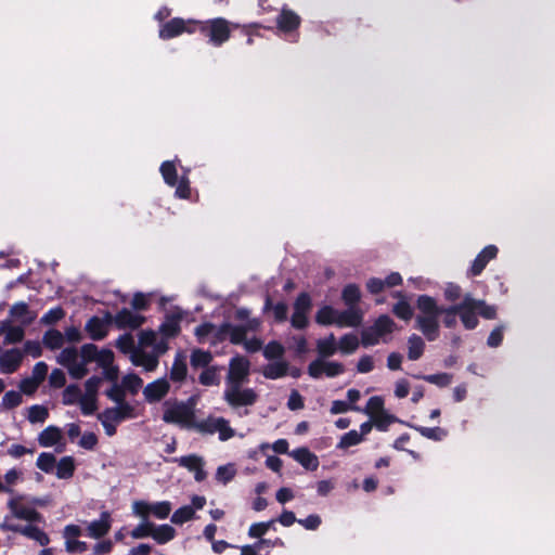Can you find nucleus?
<instances>
[{
    "label": "nucleus",
    "instance_id": "10",
    "mask_svg": "<svg viewBox=\"0 0 555 555\" xmlns=\"http://www.w3.org/2000/svg\"><path fill=\"white\" fill-rule=\"evenodd\" d=\"M175 529L169 525L154 526V522H141L132 531L134 538L152 537L157 543L164 544L173 539Z\"/></svg>",
    "mask_w": 555,
    "mask_h": 555
},
{
    "label": "nucleus",
    "instance_id": "32",
    "mask_svg": "<svg viewBox=\"0 0 555 555\" xmlns=\"http://www.w3.org/2000/svg\"><path fill=\"white\" fill-rule=\"evenodd\" d=\"M188 366L183 354L178 353L170 369V379L173 382H183L186 378Z\"/></svg>",
    "mask_w": 555,
    "mask_h": 555
},
{
    "label": "nucleus",
    "instance_id": "3",
    "mask_svg": "<svg viewBox=\"0 0 555 555\" xmlns=\"http://www.w3.org/2000/svg\"><path fill=\"white\" fill-rule=\"evenodd\" d=\"M56 361L67 369L73 378L81 379L88 374L87 365L90 363H95L98 367L104 369V350H100L94 344H85L80 353L74 347L64 348Z\"/></svg>",
    "mask_w": 555,
    "mask_h": 555
},
{
    "label": "nucleus",
    "instance_id": "31",
    "mask_svg": "<svg viewBox=\"0 0 555 555\" xmlns=\"http://www.w3.org/2000/svg\"><path fill=\"white\" fill-rule=\"evenodd\" d=\"M10 315L14 320L20 321L23 325L30 324L36 318V315L29 311L28 305L25 302H17L12 306Z\"/></svg>",
    "mask_w": 555,
    "mask_h": 555
},
{
    "label": "nucleus",
    "instance_id": "29",
    "mask_svg": "<svg viewBox=\"0 0 555 555\" xmlns=\"http://www.w3.org/2000/svg\"><path fill=\"white\" fill-rule=\"evenodd\" d=\"M181 319L179 313L168 314L159 326V332L167 338L177 336L180 332Z\"/></svg>",
    "mask_w": 555,
    "mask_h": 555
},
{
    "label": "nucleus",
    "instance_id": "50",
    "mask_svg": "<svg viewBox=\"0 0 555 555\" xmlns=\"http://www.w3.org/2000/svg\"><path fill=\"white\" fill-rule=\"evenodd\" d=\"M363 413L370 415L371 417L385 411L384 410V399L379 396L371 397L366 403L364 410H361Z\"/></svg>",
    "mask_w": 555,
    "mask_h": 555
},
{
    "label": "nucleus",
    "instance_id": "64",
    "mask_svg": "<svg viewBox=\"0 0 555 555\" xmlns=\"http://www.w3.org/2000/svg\"><path fill=\"white\" fill-rule=\"evenodd\" d=\"M65 317V312L61 307L49 310L43 317L42 322L46 324H53L62 320Z\"/></svg>",
    "mask_w": 555,
    "mask_h": 555
},
{
    "label": "nucleus",
    "instance_id": "30",
    "mask_svg": "<svg viewBox=\"0 0 555 555\" xmlns=\"http://www.w3.org/2000/svg\"><path fill=\"white\" fill-rule=\"evenodd\" d=\"M76 468L75 460L73 456H63L56 462L54 474L60 479H69L74 476Z\"/></svg>",
    "mask_w": 555,
    "mask_h": 555
},
{
    "label": "nucleus",
    "instance_id": "7",
    "mask_svg": "<svg viewBox=\"0 0 555 555\" xmlns=\"http://www.w3.org/2000/svg\"><path fill=\"white\" fill-rule=\"evenodd\" d=\"M396 323L393 320L383 314L373 325L366 327L361 333V344L363 347L375 346L380 341L387 343L389 335L395 331Z\"/></svg>",
    "mask_w": 555,
    "mask_h": 555
},
{
    "label": "nucleus",
    "instance_id": "58",
    "mask_svg": "<svg viewBox=\"0 0 555 555\" xmlns=\"http://www.w3.org/2000/svg\"><path fill=\"white\" fill-rule=\"evenodd\" d=\"M392 312L404 321H409L413 317V311L410 304L405 300L398 301L392 309Z\"/></svg>",
    "mask_w": 555,
    "mask_h": 555
},
{
    "label": "nucleus",
    "instance_id": "51",
    "mask_svg": "<svg viewBox=\"0 0 555 555\" xmlns=\"http://www.w3.org/2000/svg\"><path fill=\"white\" fill-rule=\"evenodd\" d=\"M236 474V470L232 464L219 466L216 472V480L227 485L231 481Z\"/></svg>",
    "mask_w": 555,
    "mask_h": 555
},
{
    "label": "nucleus",
    "instance_id": "24",
    "mask_svg": "<svg viewBox=\"0 0 555 555\" xmlns=\"http://www.w3.org/2000/svg\"><path fill=\"white\" fill-rule=\"evenodd\" d=\"M131 362L137 366H142L146 372H153L158 366L157 354L146 352L142 348H137L130 356Z\"/></svg>",
    "mask_w": 555,
    "mask_h": 555
},
{
    "label": "nucleus",
    "instance_id": "44",
    "mask_svg": "<svg viewBox=\"0 0 555 555\" xmlns=\"http://www.w3.org/2000/svg\"><path fill=\"white\" fill-rule=\"evenodd\" d=\"M415 378H422L438 387H447L452 382V375L449 373H438L431 375H414Z\"/></svg>",
    "mask_w": 555,
    "mask_h": 555
},
{
    "label": "nucleus",
    "instance_id": "42",
    "mask_svg": "<svg viewBox=\"0 0 555 555\" xmlns=\"http://www.w3.org/2000/svg\"><path fill=\"white\" fill-rule=\"evenodd\" d=\"M337 310L331 306H324L318 310L315 314V322L321 325H331L335 323Z\"/></svg>",
    "mask_w": 555,
    "mask_h": 555
},
{
    "label": "nucleus",
    "instance_id": "38",
    "mask_svg": "<svg viewBox=\"0 0 555 555\" xmlns=\"http://www.w3.org/2000/svg\"><path fill=\"white\" fill-rule=\"evenodd\" d=\"M36 465L46 474H53L56 466V459L53 453L42 452L39 454Z\"/></svg>",
    "mask_w": 555,
    "mask_h": 555
},
{
    "label": "nucleus",
    "instance_id": "61",
    "mask_svg": "<svg viewBox=\"0 0 555 555\" xmlns=\"http://www.w3.org/2000/svg\"><path fill=\"white\" fill-rule=\"evenodd\" d=\"M157 340V335L154 331H141L139 333V347L144 349L145 347H154Z\"/></svg>",
    "mask_w": 555,
    "mask_h": 555
},
{
    "label": "nucleus",
    "instance_id": "52",
    "mask_svg": "<svg viewBox=\"0 0 555 555\" xmlns=\"http://www.w3.org/2000/svg\"><path fill=\"white\" fill-rule=\"evenodd\" d=\"M371 418L373 420L375 427L382 431L386 430L390 424L396 422V417L388 414L386 411H383Z\"/></svg>",
    "mask_w": 555,
    "mask_h": 555
},
{
    "label": "nucleus",
    "instance_id": "9",
    "mask_svg": "<svg viewBox=\"0 0 555 555\" xmlns=\"http://www.w3.org/2000/svg\"><path fill=\"white\" fill-rule=\"evenodd\" d=\"M8 504L14 517L22 520H38L42 517L38 508L44 507L47 501L18 495L12 498Z\"/></svg>",
    "mask_w": 555,
    "mask_h": 555
},
{
    "label": "nucleus",
    "instance_id": "23",
    "mask_svg": "<svg viewBox=\"0 0 555 555\" xmlns=\"http://www.w3.org/2000/svg\"><path fill=\"white\" fill-rule=\"evenodd\" d=\"M402 284V278L398 272L390 273L386 279L371 278L366 283V288L372 294H379L385 288H390Z\"/></svg>",
    "mask_w": 555,
    "mask_h": 555
},
{
    "label": "nucleus",
    "instance_id": "56",
    "mask_svg": "<svg viewBox=\"0 0 555 555\" xmlns=\"http://www.w3.org/2000/svg\"><path fill=\"white\" fill-rule=\"evenodd\" d=\"M81 397L80 388L77 385H69L63 391V403L66 405L79 402Z\"/></svg>",
    "mask_w": 555,
    "mask_h": 555
},
{
    "label": "nucleus",
    "instance_id": "6",
    "mask_svg": "<svg viewBox=\"0 0 555 555\" xmlns=\"http://www.w3.org/2000/svg\"><path fill=\"white\" fill-rule=\"evenodd\" d=\"M196 33H201L208 38L212 46L220 47L230 39L232 24L223 17L207 21L196 20Z\"/></svg>",
    "mask_w": 555,
    "mask_h": 555
},
{
    "label": "nucleus",
    "instance_id": "54",
    "mask_svg": "<svg viewBox=\"0 0 555 555\" xmlns=\"http://www.w3.org/2000/svg\"><path fill=\"white\" fill-rule=\"evenodd\" d=\"M217 433L221 441L229 440L235 435L234 429L230 427L229 421L223 417H217Z\"/></svg>",
    "mask_w": 555,
    "mask_h": 555
},
{
    "label": "nucleus",
    "instance_id": "57",
    "mask_svg": "<svg viewBox=\"0 0 555 555\" xmlns=\"http://www.w3.org/2000/svg\"><path fill=\"white\" fill-rule=\"evenodd\" d=\"M173 461L178 463L181 467H184L190 472H193L197 467V465H199L204 460L202 456L191 454L186 456H181L179 459H175Z\"/></svg>",
    "mask_w": 555,
    "mask_h": 555
},
{
    "label": "nucleus",
    "instance_id": "48",
    "mask_svg": "<svg viewBox=\"0 0 555 555\" xmlns=\"http://www.w3.org/2000/svg\"><path fill=\"white\" fill-rule=\"evenodd\" d=\"M341 297L347 306L354 307L360 300V289L356 284H349L343 289Z\"/></svg>",
    "mask_w": 555,
    "mask_h": 555
},
{
    "label": "nucleus",
    "instance_id": "60",
    "mask_svg": "<svg viewBox=\"0 0 555 555\" xmlns=\"http://www.w3.org/2000/svg\"><path fill=\"white\" fill-rule=\"evenodd\" d=\"M311 307V298L307 293L299 294L294 302V310L304 312L306 314H309Z\"/></svg>",
    "mask_w": 555,
    "mask_h": 555
},
{
    "label": "nucleus",
    "instance_id": "4",
    "mask_svg": "<svg viewBox=\"0 0 555 555\" xmlns=\"http://www.w3.org/2000/svg\"><path fill=\"white\" fill-rule=\"evenodd\" d=\"M416 308L418 310L415 319L416 327L427 340H436L439 337L441 306L437 304L435 298L428 295H421L416 300Z\"/></svg>",
    "mask_w": 555,
    "mask_h": 555
},
{
    "label": "nucleus",
    "instance_id": "12",
    "mask_svg": "<svg viewBox=\"0 0 555 555\" xmlns=\"http://www.w3.org/2000/svg\"><path fill=\"white\" fill-rule=\"evenodd\" d=\"M184 33H196V20H184L181 17L171 18L162 25L159 29V37L164 40H168Z\"/></svg>",
    "mask_w": 555,
    "mask_h": 555
},
{
    "label": "nucleus",
    "instance_id": "40",
    "mask_svg": "<svg viewBox=\"0 0 555 555\" xmlns=\"http://www.w3.org/2000/svg\"><path fill=\"white\" fill-rule=\"evenodd\" d=\"M160 172L165 180V182L170 185L175 186L178 182V173H177V167L175 165V162H164L160 166Z\"/></svg>",
    "mask_w": 555,
    "mask_h": 555
},
{
    "label": "nucleus",
    "instance_id": "11",
    "mask_svg": "<svg viewBox=\"0 0 555 555\" xmlns=\"http://www.w3.org/2000/svg\"><path fill=\"white\" fill-rule=\"evenodd\" d=\"M171 504L167 501L149 503L146 501H137L133 503V513L137 517L147 520L149 517L159 519L167 518L171 512Z\"/></svg>",
    "mask_w": 555,
    "mask_h": 555
},
{
    "label": "nucleus",
    "instance_id": "21",
    "mask_svg": "<svg viewBox=\"0 0 555 555\" xmlns=\"http://www.w3.org/2000/svg\"><path fill=\"white\" fill-rule=\"evenodd\" d=\"M301 23L300 16L291 9L283 8L276 16V27L287 34L296 30Z\"/></svg>",
    "mask_w": 555,
    "mask_h": 555
},
{
    "label": "nucleus",
    "instance_id": "53",
    "mask_svg": "<svg viewBox=\"0 0 555 555\" xmlns=\"http://www.w3.org/2000/svg\"><path fill=\"white\" fill-rule=\"evenodd\" d=\"M23 397L20 391L10 390L2 397V405L7 410L14 409L22 403Z\"/></svg>",
    "mask_w": 555,
    "mask_h": 555
},
{
    "label": "nucleus",
    "instance_id": "43",
    "mask_svg": "<svg viewBox=\"0 0 555 555\" xmlns=\"http://www.w3.org/2000/svg\"><path fill=\"white\" fill-rule=\"evenodd\" d=\"M363 440L364 439L362 438V435L352 429L341 436L339 442L337 443V449L346 450L350 447L361 443Z\"/></svg>",
    "mask_w": 555,
    "mask_h": 555
},
{
    "label": "nucleus",
    "instance_id": "8",
    "mask_svg": "<svg viewBox=\"0 0 555 555\" xmlns=\"http://www.w3.org/2000/svg\"><path fill=\"white\" fill-rule=\"evenodd\" d=\"M195 414L193 404L189 402L166 401L164 403L163 421L182 427L193 426Z\"/></svg>",
    "mask_w": 555,
    "mask_h": 555
},
{
    "label": "nucleus",
    "instance_id": "22",
    "mask_svg": "<svg viewBox=\"0 0 555 555\" xmlns=\"http://www.w3.org/2000/svg\"><path fill=\"white\" fill-rule=\"evenodd\" d=\"M363 314L357 307H349L345 311H338L335 319V325L339 327H356L362 322Z\"/></svg>",
    "mask_w": 555,
    "mask_h": 555
},
{
    "label": "nucleus",
    "instance_id": "20",
    "mask_svg": "<svg viewBox=\"0 0 555 555\" xmlns=\"http://www.w3.org/2000/svg\"><path fill=\"white\" fill-rule=\"evenodd\" d=\"M498 255V247L494 245H488L486 246L475 258V260L472 263V267L468 270V275L470 276H477L479 275L488 262L492 259H494Z\"/></svg>",
    "mask_w": 555,
    "mask_h": 555
},
{
    "label": "nucleus",
    "instance_id": "2",
    "mask_svg": "<svg viewBox=\"0 0 555 555\" xmlns=\"http://www.w3.org/2000/svg\"><path fill=\"white\" fill-rule=\"evenodd\" d=\"M250 375V361L241 354H236L229 361L228 374L225 376V388L223 400L232 408L254 405L259 395L253 388L243 387Z\"/></svg>",
    "mask_w": 555,
    "mask_h": 555
},
{
    "label": "nucleus",
    "instance_id": "36",
    "mask_svg": "<svg viewBox=\"0 0 555 555\" xmlns=\"http://www.w3.org/2000/svg\"><path fill=\"white\" fill-rule=\"evenodd\" d=\"M219 366L211 365L203 370L198 376V382L203 386H217L220 383Z\"/></svg>",
    "mask_w": 555,
    "mask_h": 555
},
{
    "label": "nucleus",
    "instance_id": "26",
    "mask_svg": "<svg viewBox=\"0 0 555 555\" xmlns=\"http://www.w3.org/2000/svg\"><path fill=\"white\" fill-rule=\"evenodd\" d=\"M0 335H4V344H17L24 339L25 331L21 325H12L10 320L0 323Z\"/></svg>",
    "mask_w": 555,
    "mask_h": 555
},
{
    "label": "nucleus",
    "instance_id": "1",
    "mask_svg": "<svg viewBox=\"0 0 555 555\" xmlns=\"http://www.w3.org/2000/svg\"><path fill=\"white\" fill-rule=\"evenodd\" d=\"M114 354L106 349V383L111 384L106 397L114 405L106 406V435L116 434L117 426L128 420L137 417L134 405L126 401L127 393L135 396L142 387L143 380L137 374L130 373L119 380V371L113 365Z\"/></svg>",
    "mask_w": 555,
    "mask_h": 555
},
{
    "label": "nucleus",
    "instance_id": "25",
    "mask_svg": "<svg viewBox=\"0 0 555 555\" xmlns=\"http://www.w3.org/2000/svg\"><path fill=\"white\" fill-rule=\"evenodd\" d=\"M296 462L308 470H317L319 467V459L308 448L302 447L288 453Z\"/></svg>",
    "mask_w": 555,
    "mask_h": 555
},
{
    "label": "nucleus",
    "instance_id": "45",
    "mask_svg": "<svg viewBox=\"0 0 555 555\" xmlns=\"http://www.w3.org/2000/svg\"><path fill=\"white\" fill-rule=\"evenodd\" d=\"M459 315L457 305L450 306V307H442L441 306V314L442 322L446 327L453 328L455 327L457 320L456 317Z\"/></svg>",
    "mask_w": 555,
    "mask_h": 555
},
{
    "label": "nucleus",
    "instance_id": "35",
    "mask_svg": "<svg viewBox=\"0 0 555 555\" xmlns=\"http://www.w3.org/2000/svg\"><path fill=\"white\" fill-rule=\"evenodd\" d=\"M272 310L274 320L276 322H284L287 319V305L284 302L272 304L270 296L266 297L263 311Z\"/></svg>",
    "mask_w": 555,
    "mask_h": 555
},
{
    "label": "nucleus",
    "instance_id": "37",
    "mask_svg": "<svg viewBox=\"0 0 555 555\" xmlns=\"http://www.w3.org/2000/svg\"><path fill=\"white\" fill-rule=\"evenodd\" d=\"M262 353H263V357L269 361H272V360L279 361V360H283V356L285 353V348L279 341L272 340L264 346Z\"/></svg>",
    "mask_w": 555,
    "mask_h": 555
},
{
    "label": "nucleus",
    "instance_id": "13",
    "mask_svg": "<svg viewBox=\"0 0 555 555\" xmlns=\"http://www.w3.org/2000/svg\"><path fill=\"white\" fill-rule=\"evenodd\" d=\"M145 322V317L124 308L115 317L106 312V325L114 323L118 328H139Z\"/></svg>",
    "mask_w": 555,
    "mask_h": 555
},
{
    "label": "nucleus",
    "instance_id": "15",
    "mask_svg": "<svg viewBox=\"0 0 555 555\" xmlns=\"http://www.w3.org/2000/svg\"><path fill=\"white\" fill-rule=\"evenodd\" d=\"M37 440L39 446L42 448L56 447L57 451H63L65 448L63 431L60 427L54 425H50L47 428H44L38 435Z\"/></svg>",
    "mask_w": 555,
    "mask_h": 555
},
{
    "label": "nucleus",
    "instance_id": "19",
    "mask_svg": "<svg viewBox=\"0 0 555 555\" xmlns=\"http://www.w3.org/2000/svg\"><path fill=\"white\" fill-rule=\"evenodd\" d=\"M170 390L169 380L165 377L147 384L143 389L144 399L150 402H158L167 396Z\"/></svg>",
    "mask_w": 555,
    "mask_h": 555
},
{
    "label": "nucleus",
    "instance_id": "16",
    "mask_svg": "<svg viewBox=\"0 0 555 555\" xmlns=\"http://www.w3.org/2000/svg\"><path fill=\"white\" fill-rule=\"evenodd\" d=\"M24 352L18 348H11L0 353V373L13 374L22 365Z\"/></svg>",
    "mask_w": 555,
    "mask_h": 555
},
{
    "label": "nucleus",
    "instance_id": "27",
    "mask_svg": "<svg viewBox=\"0 0 555 555\" xmlns=\"http://www.w3.org/2000/svg\"><path fill=\"white\" fill-rule=\"evenodd\" d=\"M289 364L285 360L271 361L266 364L261 373L268 379H278L287 375Z\"/></svg>",
    "mask_w": 555,
    "mask_h": 555
},
{
    "label": "nucleus",
    "instance_id": "33",
    "mask_svg": "<svg viewBox=\"0 0 555 555\" xmlns=\"http://www.w3.org/2000/svg\"><path fill=\"white\" fill-rule=\"evenodd\" d=\"M425 350L423 338L416 334H412L408 338V358L412 361L418 360Z\"/></svg>",
    "mask_w": 555,
    "mask_h": 555
},
{
    "label": "nucleus",
    "instance_id": "59",
    "mask_svg": "<svg viewBox=\"0 0 555 555\" xmlns=\"http://www.w3.org/2000/svg\"><path fill=\"white\" fill-rule=\"evenodd\" d=\"M79 405L83 414H92L96 410V397L83 395L79 399Z\"/></svg>",
    "mask_w": 555,
    "mask_h": 555
},
{
    "label": "nucleus",
    "instance_id": "46",
    "mask_svg": "<svg viewBox=\"0 0 555 555\" xmlns=\"http://www.w3.org/2000/svg\"><path fill=\"white\" fill-rule=\"evenodd\" d=\"M359 346V339L353 334H346L340 337L338 348L343 353H352Z\"/></svg>",
    "mask_w": 555,
    "mask_h": 555
},
{
    "label": "nucleus",
    "instance_id": "49",
    "mask_svg": "<svg viewBox=\"0 0 555 555\" xmlns=\"http://www.w3.org/2000/svg\"><path fill=\"white\" fill-rule=\"evenodd\" d=\"M423 437L435 441L442 440L447 436V431L440 427H424L418 426L415 428Z\"/></svg>",
    "mask_w": 555,
    "mask_h": 555
},
{
    "label": "nucleus",
    "instance_id": "5",
    "mask_svg": "<svg viewBox=\"0 0 555 555\" xmlns=\"http://www.w3.org/2000/svg\"><path fill=\"white\" fill-rule=\"evenodd\" d=\"M459 317L466 330L477 327L479 321L478 315L486 320H494L496 318V308L488 305L485 300L475 299L467 294L457 305Z\"/></svg>",
    "mask_w": 555,
    "mask_h": 555
},
{
    "label": "nucleus",
    "instance_id": "28",
    "mask_svg": "<svg viewBox=\"0 0 555 555\" xmlns=\"http://www.w3.org/2000/svg\"><path fill=\"white\" fill-rule=\"evenodd\" d=\"M214 360V356L208 350L199 348L193 349L190 356V365L192 370L206 369L211 366L210 363Z\"/></svg>",
    "mask_w": 555,
    "mask_h": 555
},
{
    "label": "nucleus",
    "instance_id": "62",
    "mask_svg": "<svg viewBox=\"0 0 555 555\" xmlns=\"http://www.w3.org/2000/svg\"><path fill=\"white\" fill-rule=\"evenodd\" d=\"M176 186V195L180 198H190L191 196V188L190 181L186 176H182L180 180H178Z\"/></svg>",
    "mask_w": 555,
    "mask_h": 555
},
{
    "label": "nucleus",
    "instance_id": "63",
    "mask_svg": "<svg viewBox=\"0 0 555 555\" xmlns=\"http://www.w3.org/2000/svg\"><path fill=\"white\" fill-rule=\"evenodd\" d=\"M49 384L53 388H62L66 384L65 373L60 369H54L49 376Z\"/></svg>",
    "mask_w": 555,
    "mask_h": 555
},
{
    "label": "nucleus",
    "instance_id": "34",
    "mask_svg": "<svg viewBox=\"0 0 555 555\" xmlns=\"http://www.w3.org/2000/svg\"><path fill=\"white\" fill-rule=\"evenodd\" d=\"M317 351L320 357L327 358L337 351V341L334 334L317 341Z\"/></svg>",
    "mask_w": 555,
    "mask_h": 555
},
{
    "label": "nucleus",
    "instance_id": "18",
    "mask_svg": "<svg viewBox=\"0 0 555 555\" xmlns=\"http://www.w3.org/2000/svg\"><path fill=\"white\" fill-rule=\"evenodd\" d=\"M261 325L259 319L254 318L253 320H248V323L244 325H232L227 323L225 328L229 330V340L234 345L243 344L246 338V334L248 332L257 331Z\"/></svg>",
    "mask_w": 555,
    "mask_h": 555
},
{
    "label": "nucleus",
    "instance_id": "47",
    "mask_svg": "<svg viewBox=\"0 0 555 555\" xmlns=\"http://www.w3.org/2000/svg\"><path fill=\"white\" fill-rule=\"evenodd\" d=\"M43 343L51 349H59L63 346L64 335L60 331L50 330L44 334Z\"/></svg>",
    "mask_w": 555,
    "mask_h": 555
},
{
    "label": "nucleus",
    "instance_id": "39",
    "mask_svg": "<svg viewBox=\"0 0 555 555\" xmlns=\"http://www.w3.org/2000/svg\"><path fill=\"white\" fill-rule=\"evenodd\" d=\"M86 331L90 338L98 340L104 337V321L100 318H92L86 324Z\"/></svg>",
    "mask_w": 555,
    "mask_h": 555
},
{
    "label": "nucleus",
    "instance_id": "55",
    "mask_svg": "<svg viewBox=\"0 0 555 555\" xmlns=\"http://www.w3.org/2000/svg\"><path fill=\"white\" fill-rule=\"evenodd\" d=\"M116 347L124 353H130V356L138 348L134 346V339L131 334L121 335L116 341Z\"/></svg>",
    "mask_w": 555,
    "mask_h": 555
},
{
    "label": "nucleus",
    "instance_id": "14",
    "mask_svg": "<svg viewBox=\"0 0 555 555\" xmlns=\"http://www.w3.org/2000/svg\"><path fill=\"white\" fill-rule=\"evenodd\" d=\"M345 371L344 365L339 362L334 361H324L322 359H317L312 361L308 366V374L312 378H320L323 375L327 377H335L337 375L343 374Z\"/></svg>",
    "mask_w": 555,
    "mask_h": 555
},
{
    "label": "nucleus",
    "instance_id": "41",
    "mask_svg": "<svg viewBox=\"0 0 555 555\" xmlns=\"http://www.w3.org/2000/svg\"><path fill=\"white\" fill-rule=\"evenodd\" d=\"M49 417V410L44 405L35 404L28 409L27 420L31 424L44 423Z\"/></svg>",
    "mask_w": 555,
    "mask_h": 555
},
{
    "label": "nucleus",
    "instance_id": "17",
    "mask_svg": "<svg viewBox=\"0 0 555 555\" xmlns=\"http://www.w3.org/2000/svg\"><path fill=\"white\" fill-rule=\"evenodd\" d=\"M1 528L3 530L18 531L22 534L26 535L27 538L35 540L42 546L49 543V537L47 535V533L39 529L37 526H35L33 522H29L23 527L10 522H2Z\"/></svg>",
    "mask_w": 555,
    "mask_h": 555
}]
</instances>
